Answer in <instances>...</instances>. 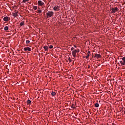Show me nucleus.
I'll return each mask as SVG.
<instances>
[{
	"mask_svg": "<svg viewBox=\"0 0 125 125\" xmlns=\"http://www.w3.org/2000/svg\"><path fill=\"white\" fill-rule=\"evenodd\" d=\"M20 26H23L24 25V21H21L20 24Z\"/></svg>",
	"mask_w": 125,
	"mask_h": 125,
	"instance_id": "nucleus-19",
	"label": "nucleus"
},
{
	"mask_svg": "<svg viewBox=\"0 0 125 125\" xmlns=\"http://www.w3.org/2000/svg\"><path fill=\"white\" fill-rule=\"evenodd\" d=\"M33 9H34V10H37V9H38V7H37V6H34Z\"/></svg>",
	"mask_w": 125,
	"mask_h": 125,
	"instance_id": "nucleus-18",
	"label": "nucleus"
},
{
	"mask_svg": "<svg viewBox=\"0 0 125 125\" xmlns=\"http://www.w3.org/2000/svg\"><path fill=\"white\" fill-rule=\"evenodd\" d=\"M8 26H5L4 28V31H8Z\"/></svg>",
	"mask_w": 125,
	"mask_h": 125,
	"instance_id": "nucleus-14",
	"label": "nucleus"
},
{
	"mask_svg": "<svg viewBox=\"0 0 125 125\" xmlns=\"http://www.w3.org/2000/svg\"><path fill=\"white\" fill-rule=\"evenodd\" d=\"M71 108H72V109H75V104H72V105H71Z\"/></svg>",
	"mask_w": 125,
	"mask_h": 125,
	"instance_id": "nucleus-17",
	"label": "nucleus"
},
{
	"mask_svg": "<svg viewBox=\"0 0 125 125\" xmlns=\"http://www.w3.org/2000/svg\"><path fill=\"white\" fill-rule=\"evenodd\" d=\"M12 15L14 16V17H17V16H18L17 13H12Z\"/></svg>",
	"mask_w": 125,
	"mask_h": 125,
	"instance_id": "nucleus-10",
	"label": "nucleus"
},
{
	"mask_svg": "<svg viewBox=\"0 0 125 125\" xmlns=\"http://www.w3.org/2000/svg\"><path fill=\"white\" fill-rule=\"evenodd\" d=\"M3 20L4 21H5V22H7V21H10V18L6 16V17H4L3 19Z\"/></svg>",
	"mask_w": 125,
	"mask_h": 125,
	"instance_id": "nucleus-2",
	"label": "nucleus"
},
{
	"mask_svg": "<svg viewBox=\"0 0 125 125\" xmlns=\"http://www.w3.org/2000/svg\"><path fill=\"white\" fill-rule=\"evenodd\" d=\"M90 53V51H88L87 52V55L85 56V58H86V59H88L89 57V54Z\"/></svg>",
	"mask_w": 125,
	"mask_h": 125,
	"instance_id": "nucleus-9",
	"label": "nucleus"
},
{
	"mask_svg": "<svg viewBox=\"0 0 125 125\" xmlns=\"http://www.w3.org/2000/svg\"><path fill=\"white\" fill-rule=\"evenodd\" d=\"M43 48L45 49V51H47L48 50V46H43Z\"/></svg>",
	"mask_w": 125,
	"mask_h": 125,
	"instance_id": "nucleus-12",
	"label": "nucleus"
},
{
	"mask_svg": "<svg viewBox=\"0 0 125 125\" xmlns=\"http://www.w3.org/2000/svg\"><path fill=\"white\" fill-rule=\"evenodd\" d=\"M51 95H52V96H55V95H56V93H55V92L52 91L51 93Z\"/></svg>",
	"mask_w": 125,
	"mask_h": 125,
	"instance_id": "nucleus-13",
	"label": "nucleus"
},
{
	"mask_svg": "<svg viewBox=\"0 0 125 125\" xmlns=\"http://www.w3.org/2000/svg\"><path fill=\"white\" fill-rule=\"evenodd\" d=\"M94 57H96L97 58V59H98V58H100V57H101V55L96 54L94 56Z\"/></svg>",
	"mask_w": 125,
	"mask_h": 125,
	"instance_id": "nucleus-8",
	"label": "nucleus"
},
{
	"mask_svg": "<svg viewBox=\"0 0 125 125\" xmlns=\"http://www.w3.org/2000/svg\"><path fill=\"white\" fill-rule=\"evenodd\" d=\"M80 52V50L79 49L77 50V52Z\"/></svg>",
	"mask_w": 125,
	"mask_h": 125,
	"instance_id": "nucleus-29",
	"label": "nucleus"
},
{
	"mask_svg": "<svg viewBox=\"0 0 125 125\" xmlns=\"http://www.w3.org/2000/svg\"><path fill=\"white\" fill-rule=\"evenodd\" d=\"M68 60L70 62H72V60H71V58H69Z\"/></svg>",
	"mask_w": 125,
	"mask_h": 125,
	"instance_id": "nucleus-24",
	"label": "nucleus"
},
{
	"mask_svg": "<svg viewBox=\"0 0 125 125\" xmlns=\"http://www.w3.org/2000/svg\"><path fill=\"white\" fill-rule=\"evenodd\" d=\"M95 106L96 107V108H98V107H99V104L98 103H96L95 104Z\"/></svg>",
	"mask_w": 125,
	"mask_h": 125,
	"instance_id": "nucleus-15",
	"label": "nucleus"
},
{
	"mask_svg": "<svg viewBox=\"0 0 125 125\" xmlns=\"http://www.w3.org/2000/svg\"><path fill=\"white\" fill-rule=\"evenodd\" d=\"M15 13H17V14H18V11L15 12Z\"/></svg>",
	"mask_w": 125,
	"mask_h": 125,
	"instance_id": "nucleus-28",
	"label": "nucleus"
},
{
	"mask_svg": "<svg viewBox=\"0 0 125 125\" xmlns=\"http://www.w3.org/2000/svg\"><path fill=\"white\" fill-rule=\"evenodd\" d=\"M53 14H54V13L52 11H49L46 13L47 18H50V17H52Z\"/></svg>",
	"mask_w": 125,
	"mask_h": 125,
	"instance_id": "nucleus-1",
	"label": "nucleus"
},
{
	"mask_svg": "<svg viewBox=\"0 0 125 125\" xmlns=\"http://www.w3.org/2000/svg\"><path fill=\"white\" fill-rule=\"evenodd\" d=\"M29 0H23V2H26V1H29Z\"/></svg>",
	"mask_w": 125,
	"mask_h": 125,
	"instance_id": "nucleus-22",
	"label": "nucleus"
},
{
	"mask_svg": "<svg viewBox=\"0 0 125 125\" xmlns=\"http://www.w3.org/2000/svg\"><path fill=\"white\" fill-rule=\"evenodd\" d=\"M38 4L39 5H40V6H42V5L44 4V3H43V2H42V0H39Z\"/></svg>",
	"mask_w": 125,
	"mask_h": 125,
	"instance_id": "nucleus-5",
	"label": "nucleus"
},
{
	"mask_svg": "<svg viewBox=\"0 0 125 125\" xmlns=\"http://www.w3.org/2000/svg\"><path fill=\"white\" fill-rule=\"evenodd\" d=\"M26 43L27 44L29 43H30V41H29V40L26 41Z\"/></svg>",
	"mask_w": 125,
	"mask_h": 125,
	"instance_id": "nucleus-23",
	"label": "nucleus"
},
{
	"mask_svg": "<svg viewBox=\"0 0 125 125\" xmlns=\"http://www.w3.org/2000/svg\"><path fill=\"white\" fill-rule=\"evenodd\" d=\"M27 104H32V102H31V100H27Z\"/></svg>",
	"mask_w": 125,
	"mask_h": 125,
	"instance_id": "nucleus-16",
	"label": "nucleus"
},
{
	"mask_svg": "<svg viewBox=\"0 0 125 125\" xmlns=\"http://www.w3.org/2000/svg\"><path fill=\"white\" fill-rule=\"evenodd\" d=\"M49 48H50V49L53 48V46L50 45V46H49Z\"/></svg>",
	"mask_w": 125,
	"mask_h": 125,
	"instance_id": "nucleus-25",
	"label": "nucleus"
},
{
	"mask_svg": "<svg viewBox=\"0 0 125 125\" xmlns=\"http://www.w3.org/2000/svg\"><path fill=\"white\" fill-rule=\"evenodd\" d=\"M71 50L72 51V50H74V47H72L71 48Z\"/></svg>",
	"mask_w": 125,
	"mask_h": 125,
	"instance_id": "nucleus-26",
	"label": "nucleus"
},
{
	"mask_svg": "<svg viewBox=\"0 0 125 125\" xmlns=\"http://www.w3.org/2000/svg\"><path fill=\"white\" fill-rule=\"evenodd\" d=\"M124 114H125V111H124Z\"/></svg>",
	"mask_w": 125,
	"mask_h": 125,
	"instance_id": "nucleus-30",
	"label": "nucleus"
},
{
	"mask_svg": "<svg viewBox=\"0 0 125 125\" xmlns=\"http://www.w3.org/2000/svg\"><path fill=\"white\" fill-rule=\"evenodd\" d=\"M114 9H115V11H119V9L117 7L114 8Z\"/></svg>",
	"mask_w": 125,
	"mask_h": 125,
	"instance_id": "nucleus-21",
	"label": "nucleus"
},
{
	"mask_svg": "<svg viewBox=\"0 0 125 125\" xmlns=\"http://www.w3.org/2000/svg\"><path fill=\"white\" fill-rule=\"evenodd\" d=\"M37 13L40 14V13H41V12H42V10H37Z\"/></svg>",
	"mask_w": 125,
	"mask_h": 125,
	"instance_id": "nucleus-20",
	"label": "nucleus"
},
{
	"mask_svg": "<svg viewBox=\"0 0 125 125\" xmlns=\"http://www.w3.org/2000/svg\"><path fill=\"white\" fill-rule=\"evenodd\" d=\"M120 63H121L122 65H125V57L122 58V61H120Z\"/></svg>",
	"mask_w": 125,
	"mask_h": 125,
	"instance_id": "nucleus-3",
	"label": "nucleus"
},
{
	"mask_svg": "<svg viewBox=\"0 0 125 125\" xmlns=\"http://www.w3.org/2000/svg\"><path fill=\"white\" fill-rule=\"evenodd\" d=\"M23 49L25 51H27V50H28V51H31V48H29V47H25Z\"/></svg>",
	"mask_w": 125,
	"mask_h": 125,
	"instance_id": "nucleus-6",
	"label": "nucleus"
},
{
	"mask_svg": "<svg viewBox=\"0 0 125 125\" xmlns=\"http://www.w3.org/2000/svg\"><path fill=\"white\" fill-rule=\"evenodd\" d=\"M77 52H78V50H74L72 51V55L73 57H76V54H77Z\"/></svg>",
	"mask_w": 125,
	"mask_h": 125,
	"instance_id": "nucleus-4",
	"label": "nucleus"
},
{
	"mask_svg": "<svg viewBox=\"0 0 125 125\" xmlns=\"http://www.w3.org/2000/svg\"><path fill=\"white\" fill-rule=\"evenodd\" d=\"M88 69H90V65L88 66Z\"/></svg>",
	"mask_w": 125,
	"mask_h": 125,
	"instance_id": "nucleus-27",
	"label": "nucleus"
},
{
	"mask_svg": "<svg viewBox=\"0 0 125 125\" xmlns=\"http://www.w3.org/2000/svg\"><path fill=\"white\" fill-rule=\"evenodd\" d=\"M53 9L55 11H58L59 10V6H55L53 7Z\"/></svg>",
	"mask_w": 125,
	"mask_h": 125,
	"instance_id": "nucleus-7",
	"label": "nucleus"
},
{
	"mask_svg": "<svg viewBox=\"0 0 125 125\" xmlns=\"http://www.w3.org/2000/svg\"><path fill=\"white\" fill-rule=\"evenodd\" d=\"M111 12L112 13H116V10L115 9V8H112Z\"/></svg>",
	"mask_w": 125,
	"mask_h": 125,
	"instance_id": "nucleus-11",
	"label": "nucleus"
}]
</instances>
